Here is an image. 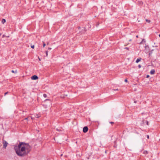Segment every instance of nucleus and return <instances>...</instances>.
Wrapping results in <instances>:
<instances>
[{
  "label": "nucleus",
  "instance_id": "obj_1",
  "mask_svg": "<svg viewBox=\"0 0 160 160\" xmlns=\"http://www.w3.org/2000/svg\"><path fill=\"white\" fill-rule=\"evenodd\" d=\"M14 149L18 156L23 157L27 155L29 152L30 147L28 144L21 142L18 146L14 147Z\"/></svg>",
  "mask_w": 160,
  "mask_h": 160
},
{
  "label": "nucleus",
  "instance_id": "obj_2",
  "mask_svg": "<svg viewBox=\"0 0 160 160\" xmlns=\"http://www.w3.org/2000/svg\"><path fill=\"white\" fill-rule=\"evenodd\" d=\"M88 128L86 126L83 128V132H84L85 133V132H86L88 131Z\"/></svg>",
  "mask_w": 160,
  "mask_h": 160
},
{
  "label": "nucleus",
  "instance_id": "obj_3",
  "mask_svg": "<svg viewBox=\"0 0 160 160\" xmlns=\"http://www.w3.org/2000/svg\"><path fill=\"white\" fill-rule=\"evenodd\" d=\"M3 147H4L5 148H6V147L8 145V143L6 141H4L3 142Z\"/></svg>",
  "mask_w": 160,
  "mask_h": 160
},
{
  "label": "nucleus",
  "instance_id": "obj_4",
  "mask_svg": "<svg viewBox=\"0 0 160 160\" xmlns=\"http://www.w3.org/2000/svg\"><path fill=\"white\" fill-rule=\"evenodd\" d=\"M38 78V77L36 75H33L31 77V79L32 80H36Z\"/></svg>",
  "mask_w": 160,
  "mask_h": 160
},
{
  "label": "nucleus",
  "instance_id": "obj_5",
  "mask_svg": "<svg viewBox=\"0 0 160 160\" xmlns=\"http://www.w3.org/2000/svg\"><path fill=\"white\" fill-rule=\"evenodd\" d=\"M155 71L154 69L152 70L150 72V73L151 74H154L155 73Z\"/></svg>",
  "mask_w": 160,
  "mask_h": 160
},
{
  "label": "nucleus",
  "instance_id": "obj_6",
  "mask_svg": "<svg viewBox=\"0 0 160 160\" xmlns=\"http://www.w3.org/2000/svg\"><path fill=\"white\" fill-rule=\"evenodd\" d=\"M141 60V58H138L137 59V60L136 61V62L137 63L139 61H140Z\"/></svg>",
  "mask_w": 160,
  "mask_h": 160
},
{
  "label": "nucleus",
  "instance_id": "obj_7",
  "mask_svg": "<svg viewBox=\"0 0 160 160\" xmlns=\"http://www.w3.org/2000/svg\"><path fill=\"white\" fill-rule=\"evenodd\" d=\"M6 22V20L4 19H3L2 20V22L3 24H4Z\"/></svg>",
  "mask_w": 160,
  "mask_h": 160
},
{
  "label": "nucleus",
  "instance_id": "obj_8",
  "mask_svg": "<svg viewBox=\"0 0 160 160\" xmlns=\"http://www.w3.org/2000/svg\"><path fill=\"white\" fill-rule=\"evenodd\" d=\"M148 153V151H145L143 152V153L145 154H147Z\"/></svg>",
  "mask_w": 160,
  "mask_h": 160
},
{
  "label": "nucleus",
  "instance_id": "obj_9",
  "mask_svg": "<svg viewBox=\"0 0 160 160\" xmlns=\"http://www.w3.org/2000/svg\"><path fill=\"white\" fill-rule=\"evenodd\" d=\"M35 117L36 118H38L40 117V116H39L38 115V114H37L36 115H35Z\"/></svg>",
  "mask_w": 160,
  "mask_h": 160
},
{
  "label": "nucleus",
  "instance_id": "obj_10",
  "mask_svg": "<svg viewBox=\"0 0 160 160\" xmlns=\"http://www.w3.org/2000/svg\"><path fill=\"white\" fill-rule=\"evenodd\" d=\"M31 48L33 49L34 48V45H31Z\"/></svg>",
  "mask_w": 160,
  "mask_h": 160
},
{
  "label": "nucleus",
  "instance_id": "obj_11",
  "mask_svg": "<svg viewBox=\"0 0 160 160\" xmlns=\"http://www.w3.org/2000/svg\"><path fill=\"white\" fill-rule=\"evenodd\" d=\"M143 42H145V41L144 39H143L142 40V41L141 42V43H142Z\"/></svg>",
  "mask_w": 160,
  "mask_h": 160
},
{
  "label": "nucleus",
  "instance_id": "obj_12",
  "mask_svg": "<svg viewBox=\"0 0 160 160\" xmlns=\"http://www.w3.org/2000/svg\"><path fill=\"white\" fill-rule=\"evenodd\" d=\"M43 97H44V98H46L47 97V95L46 94H43Z\"/></svg>",
  "mask_w": 160,
  "mask_h": 160
},
{
  "label": "nucleus",
  "instance_id": "obj_13",
  "mask_svg": "<svg viewBox=\"0 0 160 160\" xmlns=\"http://www.w3.org/2000/svg\"><path fill=\"white\" fill-rule=\"evenodd\" d=\"M43 42V48H44V47H45V45H46V44H45V43H44V42Z\"/></svg>",
  "mask_w": 160,
  "mask_h": 160
},
{
  "label": "nucleus",
  "instance_id": "obj_14",
  "mask_svg": "<svg viewBox=\"0 0 160 160\" xmlns=\"http://www.w3.org/2000/svg\"><path fill=\"white\" fill-rule=\"evenodd\" d=\"M146 21L147 22H150V21L149 20H148V19H146Z\"/></svg>",
  "mask_w": 160,
  "mask_h": 160
},
{
  "label": "nucleus",
  "instance_id": "obj_15",
  "mask_svg": "<svg viewBox=\"0 0 160 160\" xmlns=\"http://www.w3.org/2000/svg\"><path fill=\"white\" fill-rule=\"evenodd\" d=\"M46 56H48V51H46Z\"/></svg>",
  "mask_w": 160,
  "mask_h": 160
},
{
  "label": "nucleus",
  "instance_id": "obj_16",
  "mask_svg": "<svg viewBox=\"0 0 160 160\" xmlns=\"http://www.w3.org/2000/svg\"><path fill=\"white\" fill-rule=\"evenodd\" d=\"M125 49H127L128 50H129V48H127V47L125 48Z\"/></svg>",
  "mask_w": 160,
  "mask_h": 160
},
{
  "label": "nucleus",
  "instance_id": "obj_17",
  "mask_svg": "<svg viewBox=\"0 0 160 160\" xmlns=\"http://www.w3.org/2000/svg\"><path fill=\"white\" fill-rule=\"evenodd\" d=\"M125 82H128V80L127 79H125Z\"/></svg>",
  "mask_w": 160,
  "mask_h": 160
},
{
  "label": "nucleus",
  "instance_id": "obj_18",
  "mask_svg": "<svg viewBox=\"0 0 160 160\" xmlns=\"http://www.w3.org/2000/svg\"><path fill=\"white\" fill-rule=\"evenodd\" d=\"M8 93V92H7L5 93L4 95H5Z\"/></svg>",
  "mask_w": 160,
  "mask_h": 160
},
{
  "label": "nucleus",
  "instance_id": "obj_19",
  "mask_svg": "<svg viewBox=\"0 0 160 160\" xmlns=\"http://www.w3.org/2000/svg\"><path fill=\"white\" fill-rule=\"evenodd\" d=\"M147 138H148L149 139V136L148 135H147Z\"/></svg>",
  "mask_w": 160,
  "mask_h": 160
},
{
  "label": "nucleus",
  "instance_id": "obj_20",
  "mask_svg": "<svg viewBox=\"0 0 160 160\" xmlns=\"http://www.w3.org/2000/svg\"><path fill=\"white\" fill-rule=\"evenodd\" d=\"M138 67L139 68H140L141 67V65H139L138 66Z\"/></svg>",
  "mask_w": 160,
  "mask_h": 160
},
{
  "label": "nucleus",
  "instance_id": "obj_21",
  "mask_svg": "<svg viewBox=\"0 0 160 160\" xmlns=\"http://www.w3.org/2000/svg\"><path fill=\"white\" fill-rule=\"evenodd\" d=\"M149 75H147V76H146V78H149Z\"/></svg>",
  "mask_w": 160,
  "mask_h": 160
},
{
  "label": "nucleus",
  "instance_id": "obj_22",
  "mask_svg": "<svg viewBox=\"0 0 160 160\" xmlns=\"http://www.w3.org/2000/svg\"><path fill=\"white\" fill-rule=\"evenodd\" d=\"M48 50H51V49H52V48H48Z\"/></svg>",
  "mask_w": 160,
  "mask_h": 160
},
{
  "label": "nucleus",
  "instance_id": "obj_23",
  "mask_svg": "<svg viewBox=\"0 0 160 160\" xmlns=\"http://www.w3.org/2000/svg\"><path fill=\"white\" fill-rule=\"evenodd\" d=\"M31 118L32 119H34V118L32 117H31Z\"/></svg>",
  "mask_w": 160,
  "mask_h": 160
},
{
  "label": "nucleus",
  "instance_id": "obj_24",
  "mask_svg": "<svg viewBox=\"0 0 160 160\" xmlns=\"http://www.w3.org/2000/svg\"><path fill=\"white\" fill-rule=\"evenodd\" d=\"M11 72L12 73H14L15 72L14 71V70H12Z\"/></svg>",
  "mask_w": 160,
  "mask_h": 160
},
{
  "label": "nucleus",
  "instance_id": "obj_25",
  "mask_svg": "<svg viewBox=\"0 0 160 160\" xmlns=\"http://www.w3.org/2000/svg\"><path fill=\"white\" fill-rule=\"evenodd\" d=\"M110 123H111V124H113V123H114V122H110Z\"/></svg>",
  "mask_w": 160,
  "mask_h": 160
},
{
  "label": "nucleus",
  "instance_id": "obj_26",
  "mask_svg": "<svg viewBox=\"0 0 160 160\" xmlns=\"http://www.w3.org/2000/svg\"><path fill=\"white\" fill-rule=\"evenodd\" d=\"M152 54V53L151 52H150L149 54V56H150L151 55V54Z\"/></svg>",
  "mask_w": 160,
  "mask_h": 160
},
{
  "label": "nucleus",
  "instance_id": "obj_27",
  "mask_svg": "<svg viewBox=\"0 0 160 160\" xmlns=\"http://www.w3.org/2000/svg\"><path fill=\"white\" fill-rule=\"evenodd\" d=\"M38 59H39V61H40V60H41L39 58V57H38Z\"/></svg>",
  "mask_w": 160,
  "mask_h": 160
},
{
  "label": "nucleus",
  "instance_id": "obj_28",
  "mask_svg": "<svg viewBox=\"0 0 160 160\" xmlns=\"http://www.w3.org/2000/svg\"><path fill=\"white\" fill-rule=\"evenodd\" d=\"M28 118H25V120H27L28 119Z\"/></svg>",
  "mask_w": 160,
  "mask_h": 160
},
{
  "label": "nucleus",
  "instance_id": "obj_29",
  "mask_svg": "<svg viewBox=\"0 0 160 160\" xmlns=\"http://www.w3.org/2000/svg\"><path fill=\"white\" fill-rule=\"evenodd\" d=\"M49 44V43L48 42H47V45H48Z\"/></svg>",
  "mask_w": 160,
  "mask_h": 160
},
{
  "label": "nucleus",
  "instance_id": "obj_30",
  "mask_svg": "<svg viewBox=\"0 0 160 160\" xmlns=\"http://www.w3.org/2000/svg\"><path fill=\"white\" fill-rule=\"evenodd\" d=\"M114 90H118V89H114Z\"/></svg>",
  "mask_w": 160,
  "mask_h": 160
},
{
  "label": "nucleus",
  "instance_id": "obj_31",
  "mask_svg": "<svg viewBox=\"0 0 160 160\" xmlns=\"http://www.w3.org/2000/svg\"><path fill=\"white\" fill-rule=\"evenodd\" d=\"M61 97L62 98H64L65 97L64 96L62 97V96H61Z\"/></svg>",
  "mask_w": 160,
  "mask_h": 160
},
{
  "label": "nucleus",
  "instance_id": "obj_32",
  "mask_svg": "<svg viewBox=\"0 0 160 160\" xmlns=\"http://www.w3.org/2000/svg\"><path fill=\"white\" fill-rule=\"evenodd\" d=\"M136 37L138 38V35H137L136 36Z\"/></svg>",
  "mask_w": 160,
  "mask_h": 160
},
{
  "label": "nucleus",
  "instance_id": "obj_33",
  "mask_svg": "<svg viewBox=\"0 0 160 160\" xmlns=\"http://www.w3.org/2000/svg\"><path fill=\"white\" fill-rule=\"evenodd\" d=\"M62 156V154H61V156Z\"/></svg>",
  "mask_w": 160,
  "mask_h": 160
},
{
  "label": "nucleus",
  "instance_id": "obj_34",
  "mask_svg": "<svg viewBox=\"0 0 160 160\" xmlns=\"http://www.w3.org/2000/svg\"><path fill=\"white\" fill-rule=\"evenodd\" d=\"M134 102V103H136V101H135Z\"/></svg>",
  "mask_w": 160,
  "mask_h": 160
},
{
  "label": "nucleus",
  "instance_id": "obj_35",
  "mask_svg": "<svg viewBox=\"0 0 160 160\" xmlns=\"http://www.w3.org/2000/svg\"><path fill=\"white\" fill-rule=\"evenodd\" d=\"M17 72V71H15V73H16V72Z\"/></svg>",
  "mask_w": 160,
  "mask_h": 160
},
{
  "label": "nucleus",
  "instance_id": "obj_36",
  "mask_svg": "<svg viewBox=\"0 0 160 160\" xmlns=\"http://www.w3.org/2000/svg\"><path fill=\"white\" fill-rule=\"evenodd\" d=\"M159 37H160V34H159Z\"/></svg>",
  "mask_w": 160,
  "mask_h": 160
},
{
  "label": "nucleus",
  "instance_id": "obj_37",
  "mask_svg": "<svg viewBox=\"0 0 160 160\" xmlns=\"http://www.w3.org/2000/svg\"><path fill=\"white\" fill-rule=\"evenodd\" d=\"M57 129V131H58V129Z\"/></svg>",
  "mask_w": 160,
  "mask_h": 160
},
{
  "label": "nucleus",
  "instance_id": "obj_38",
  "mask_svg": "<svg viewBox=\"0 0 160 160\" xmlns=\"http://www.w3.org/2000/svg\"><path fill=\"white\" fill-rule=\"evenodd\" d=\"M131 41V39H130V40H129V41Z\"/></svg>",
  "mask_w": 160,
  "mask_h": 160
},
{
  "label": "nucleus",
  "instance_id": "obj_39",
  "mask_svg": "<svg viewBox=\"0 0 160 160\" xmlns=\"http://www.w3.org/2000/svg\"><path fill=\"white\" fill-rule=\"evenodd\" d=\"M148 122L147 123V124L148 125Z\"/></svg>",
  "mask_w": 160,
  "mask_h": 160
},
{
  "label": "nucleus",
  "instance_id": "obj_40",
  "mask_svg": "<svg viewBox=\"0 0 160 160\" xmlns=\"http://www.w3.org/2000/svg\"><path fill=\"white\" fill-rule=\"evenodd\" d=\"M49 100L48 99H46V100Z\"/></svg>",
  "mask_w": 160,
  "mask_h": 160
}]
</instances>
